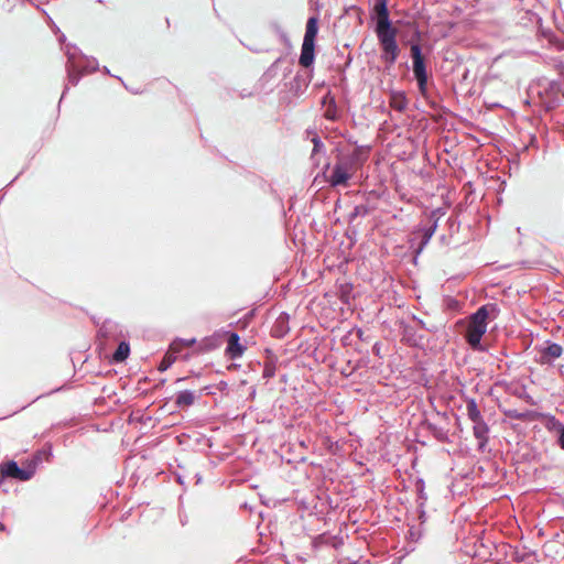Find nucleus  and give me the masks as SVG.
I'll use <instances>...</instances> for the list:
<instances>
[{
	"instance_id": "obj_9",
	"label": "nucleus",
	"mask_w": 564,
	"mask_h": 564,
	"mask_svg": "<svg viewBox=\"0 0 564 564\" xmlns=\"http://www.w3.org/2000/svg\"><path fill=\"white\" fill-rule=\"evenodd\" d=\"M315 58H316V43L303 40L302 46H301V54L299 57V64L306 72L313 73Z\"/></svg>"
},
{
	"instance_id": "obj_38",
	"label": "nucleus",
	"mask_w": 564,
	"mask_h": 564,
	"mask_svg": "<svg viewBox=\"0 0 564 564\" xmlns=\"http://www.w3.org/2000/svg\"><path fill=\"white\" fill-rule=\"evenodd\" d=\"M447 225H448V230H449V235L451 236L454 232H457L459 230V227H460L459 220L457 219V217H454V216L448 217Z\"/></svg>"
},
{
	"instance_id": "obj_28",
	"label": "nucleus",
	"mask_w": 564,
	"mask_h": 564,
	"mask_svg": "<svg viewBox=\"0 0 564 564\" xmlns=\"http://www.w3.org/2000/svg\"><path fill=\"white\" fill-rule=\"evenodd\" d=\"M427 427V431L438 441V442H442V443H448L449 442V437H448V432L446 430H444L443 427L434 424V423H427L426 425Z\"/></svg>"
},
{
	"instance_id": "obj_25",
	"label": "nucleus",
	"mask_w": 564,
	"mask_h": 564,
	"mask_svg": "<svg viewBox=\"0 0 564 564\" xmlns=\"http://www.w3.org/2000/svg\"><path fill=\"white\" fill-rule=\"evenodd\" d=\"M503 414L511 420H518V421H532L538 415L536 412H534L532 410H525L523 412H519L516 409L505 410Z\"/></svg>"
},
{
	"instance_id": "obj_13",
	"label": "nucleus",
	"mask_w": 564,
	"mask_h": 564,
	"mask_svg": "<svg viewBox=\"0 0 564 564\" xmlns=\"http://www.w3.org/2000/svg\"><path fill=\"white\" fill-rule=\"evenodd\" d=\"M228 344L225 354L229 359H238L246 351L247 347L240 343V337L236 332H227Z\"/></svg>"
},
{
	"instance_id": "obj_2",
	"label": "nucleus",
	"mask_w": 564,
	"mask_h": 564,
	"mask_svg": "<svg viewBox=\"0 0 564 564\" xmlns=\"http://www.w3.org/2000/svg\"><path fill=\"white\" fill-rule=\"evenodd\" d=\"M499 313L500 310L496 303H487L479 306L474 313L470 314L464 335V338L470 349L479 352L487 351V348L482 344L481 339L487 333L488 319L496 318Z\"/></svg>"
},
{
	"instance_id": "obj_10",
	"label": "nucleus",
	"mask_w": 564,
	"mask_h": 564,
	"mask_svg": "<svg viewBox=\"0 0 564 564\" xmlns=\"http://www.w3.org/2000/svg\"><path fill=\"white\" fill-rule=\"evenodd\" d=\"M351 177L352 173L347 171L339 162L336 161L329 176L327 177V183L332 187L347 186Z\"/></svg>"
},
{
	"instance_id": "obj_49",
	"label": "nucleus",
	"mask_w": 564,
	"mask_h": 564,
	"mask_svg": "<svg viewBox=\"0 0 564 564\" xmlns=\"http://www.w3.org/2000/svg\"><path fill=\"white\" fill-rule=\"evenodd\" d=\"M212 386H205L202 390L206 393V394H213L214 392L212 391Z\"/></svg>"
},
{
	"instance_id": "obj_29",
	"label": "nucleus",
	"mask_w": 564,
	"mask_h": 564,
	"mask_svg": "<svg viewBox=\"0 0 564 564\" xmlns=\"http://www.w3.org/2000/svg\"><path fill=\"white\" fill-rule=\"evenodd\" d=\"M196 344V338H188V339H185V338H180V337H176L171 344H170V349L174 352V354H181V350L183 347H193L194 345Z\"/></svg>"
},
{
	"instance_id": "obj_14",
	"label": "nucleus",
	"mask_w": 564,
	"mask_h": 564,
	"mask_svg": "<svg viewBox=\"0 0 564 564\" xmlns=\"http://www.w3.org/2000/svg\"><path fill=\"white\" fill-rule=\"evenodd\" d=\"M122 334V330L118 323L106 319L98 328L97 337L100 340L108 341L110 339H116L118 336Z\"/></svg>"
},
{
	"instance_id": "obj_16",
	"label": "nucleus",
	"mask_w": 564,
	"mask_h": 564,
	"mask_svg": "<svg viewBox=\"0 0 564 564\" xmlns=\"http://www.w3.org/2000/svg\"><path fill=\"white\" fill-rule=\"evenodd\" d=\"M290 315L286 312H281L271 327V336L281 339L290 332Z\"/></svg>"
},
{
	"instance_id": "obj_35",
	"label": "nucleus",
	"mask_w": 564,
	"mask_h": 564,
	"mask_svg": "<svg viewBox=\"0 0 564 564\" xmlns=\"http://www.w3.org/2000/svg\"><path fill=\"white\" fill-rule=\"evenodd\" d=\"M345 13L347 15H354L358 23L359 24H362L364 23V10L359 7V6H356V4H352V6H349L345 9Z\"/></svg>"
},
{
	"instance_id": "obj_43",
	"label": "nucleus",
	"mask_w": 564,
	"mask_h": 564,
	"mask_svg": "<svg viewBox=\"0 0 564 564\" xmlns=\"http://www.w3.org/2000/svg\"><path fill=\"white\" fill-rule=\"evenodd\" d=\"M412 319L423 329H426L429 332H433L432 328L427 327L426 324L424 323L423 319H421L420 317L415 316V315H412Z\"/></svg>"
},
{
	"instance_id": "obj_20",
	"label": "nucleus",
	"mask_w": 564,
	"mask_h": 564,
	"mask_svg": "<svg viewBox=\"0 0 564 564\" xmlns=\"http://www.w3.org/2000/svg\"><path fill=\"white\" fill-rule=\"evenodd\" d=\"M402 335L406 344L412 347H419L424 339L423 335H419L415 328L409 324H403Z\"/></svg>"
},
{
	"instance_id": "obj_21",
	"label": "nucleus",
	"mask_w": 564,
	"mask_h": 564,
	"mask_svg": "<svg viewBox=\"0 0 564 564\" xmlns=\"http://www.w3.org/2000/svg\"><path fill=\"white\" fill-rule=\"evenodd\" d=\"M269 29L279 37V40L286 47L288 51L292 50V42L288 33L284 31L282 25L276 20H272L269 22Z\"/></svg>"
},
{
	"instance_id": "obj_23",
	"label": "nucleus",
	"mask_w": 564,
	"mask_h": 564,
	"mask_svg": "<svg viewBox=\"0 0 564 564\" xmlns=\"http://www.w3.org/2000/svg\"><path fill=\"white\" fill-rule=\"evenodd\" d=\"M546 427L556 431V444L564 451V424L561 423L555 416L551 415Z\"/></svg>"
},
{
	"instance_id": "obj_42",
	"label": "nucleus",
	"mask_w": 564,
	"mask_h": 564,
	"mask_svg": "<svg viewBox=\"0 0 564 564\" xmlns=\"http://www.w3.org/2000/svg\"><path fill=\"white\" fill-rule=\"evenodd\" d=\"M381 348H382V344L380 341H376L372 347H371V351L373 355H376L378 358H383L382 354H381Z\"/></svg>"
},
{
	"instance_id": "obj_5",
	"label": "nucleus",
	"mask_w": 564,
	"mask_h": 564,
	"mask_svg": "<svg viewBox=\"0 0 564 564\" xmlns=\"http://www.w3.org/2000/svg\"><path fill=\"white\" fill-rule=\"evenodd\" d=\"M557 79L543 77L539 82L541 102L546 111L557 108L564 99V65Z\"/></svg>"
},
{
	"instance_id": "obj_45",
	"label": "nucleus",
	"mask_w": 564,
	"mask_h": 564,
	"mask_svg": "<svg viewBox=\"0 0 564 564\" xmlns=\"http://www.w3.org/2000/svg\"><path fill=\"white\" fill-rule=\"evenodd\" d=\"M217 390L220 392H225L228 389V384L226 381L221 380L216 386Z\"/></svg>"
},
{
	"instance_id": "obj_36",
	"label": "nucleus",
	"mask_w": 564,
	"mask_h": 564,
	"mask_svg": "<svg viewBox=\"0 0 564 564\" xmlns=\"http://www.w3.org/2000/svg\"><path fill=\"white\" fill-rule=\"evenodd\" d=\"M324 117L329 121H337L339 119V112L335 99H332L330 105L324 112Z\"/></svg>"
},
{
	"instance_id": "obj_53",
	"label": "nucleus",
	"mask_w": 564,
	"mask_h": 564,
	"mask_svg": "<svg viewBox=\"0 0 564 564\" xmlns=\"http://www.w3.org/2000/svg\"><path fill=\"white\" fill-rule=\"evenodd\" d=\"M195 478H196V484H200V482H202V480H203L202 475H200V474H198V473H197V474H195Z\"/></svg>"
},
{
	"instance_id": "obj_27",
	"label": "nucleus",
	"mask_w": 564,
	"mask_h": 564,
	"mask_svg": "<svg viewBox=\"0 0 564 564\" xmlns=\"http://www.w3.org/2000/svg\"><path fill=\"white\" fill-rule=\"evenodd\" d=\"M339 541L337 540V536L327 533H322L317 535L313 542L315 547H321L323 545L336 547Z\"/></svg>"
},
{
	"instance_id": "obj_3",
	"label": "nucleus",
	"mask_w": 564,
	"mask_h": 564,
	"mask_svg": "<svg viewBox=\"0 0 564 564\" xmlns=\"http://www.w3.org/2000/svg\"><path fill=\"white\" fill-rule=\"evenodd\" d=\"M67 56L66 74L68 84L76 86L84 74L99 69V63L95 57L86 56L76 45L66 44L64 47Z\"/></svg>"
},
{
	"instance_id": "obj_50",
	"label": "nucleus",
	"mask_w": 564,
	"mask_h": 564,
	"mask_svg": "<svg viewBox=\"0 0 564 564\" xmlns=\"http://www.w3.org/2000/svg\"><path fill=\"white\" fill-rule=\"evenodd\" d=\"M68 89H69V88H68V86H67V85H65V87H64V89H63V93H62V96H61V99H59V104H61V102H62V100L64 99V97H65V95L67 94Z\"/></svg>"
},
{
	"instance_id": "obj_17",
	"label": "nucleus",
	"mask_w": 564,
	"mask_h": 564,
	"mask_svg": "<svg viewBox=\"0 0 564 564\" xmlns=\"http://www.w3.org/2000/svg\"><path fill=\"white\" fill-rule=\"evenodd\" d=\"M313 78V73L307 72L306 77H304L302 74L297 73L292 80L288 84V88L290 93H292L294 96L302 95L306 88L310 85V82Z\"/></svg>"
},
{
	"instance_id": "obj_7",
	"label": "nucleus",
	"mask_w": 564,
	"mask_h": 564,
	"mask_svg": "<svg viewBox=\"0 0 564 564\" xmlns=\"http://www.w3.org/2000/svg\"><path fill=\"white\" fill-rule=\"evenodd\" d=\"M415 35L417 36V40L410 43V57L412 61L413 76L429 75L431 73L427 70L426 59L423 55L419 30L415 31Z\"/></svg>"
},
{
	"instance_id": "obj_8",
	"label": "nucleus",
	"mask_w": 564,
	"mask_h": 564,
	"mask_svg": "<svg viewBox=\"0 0 564 564\" xmlns=\"http://www.w3.org/2000/svg\"><path fill=\"white\" fill-rule=\"evenodd\" d=\"M305 138L308 139L313 149L310 155V161L313 167H319L322 164V158L327 159V150L322 138L318 135L314 128H307L304 131Z\"/></svg>"
},
{
	"instance_id": "obj_40",
	"label": "nucleus",
	"mask_w": 564,
	"mask_h": 564,
	"mask_svg": "<svg viewBox=\"0 0 564 564\" xmlns=\"http://www.w3.org/2000/svg\"><path fill=\"white\" fill-rule=\"evenodd\" d=\"M203 345H204V348L206 350H213L215 348H217L218 346V341L216 338H213V337H206L204 338L203 340Z\"/></svg>"
},
{
	"instance_id": "obj_6",
	"label": "nucleus",
	"mask_w": 564,
	"mask_h": 564,
	"mask_svg": "<svg viewBox=\"0 0 564 564\" xmlns=\"http://www.w3.org/2000/svg\"><path fill=\"white\" fill-rule=\"evenodd\" d=\"M21 466L14 459H4L0 463V485L6 480L12 479L15 481H29L34 475L29 469L24 460L21 462Z\"/></svg>"
},
{
	"instance_id": "obj_37",
	"label": "nucleus",
	"mask_w": 564,
	"mask_h": 564,
	"mask_svg": "<svg viewBox=\"0 0 564 564\" xmlns=\"http://www.w3.org/2000/svg\"><path fill=\"white\" fill-rule=\"evenodd\" d=\"M369 214V208L367 205H356L354 207V210L349 214L348 220L351 223L357 218L358 216H367Z\"/></svg>"
},
{
	"instance_id": "obj_59",
	"label": "nucleus",
	"mask_w": 564,
	"mask_h": 564,
	"mask_svg": "<svg viewBox=\"0 0 564 564\" xmlns=\"http://www.w3.org/2000/svg\"><path fill=\"white\" fill-rule=\"evenodd\" d=\"M186 379H187L186 377L177 378V379H176V383H180V382H182V381H185Z\"/></svg>"
},
{
	"instance_id": "obj_52",
	"label": "nucleus",
	"mask_w": 564,
	"mask_h": 564,
	"mask_svg": "<svg viewBox=\"0 0 564 564\" xmlns=\"http://www.w3.org/2000/svg\"><path fill=\"white\" fill-rule=\"evenodd\" d=\"M64 388H65V386H62V387L55 388V389L51 390L47 394H52V393H55V392L62 391Z\"/></svg>"
},
{
	"instance_id": "obj_57",
	"label": "nucleus",
	"mask_w": 564,
	"mask_h": 564,
	"mask_svg": "<svg viewBox=\"0 0 564 564\" xmlns=\"http://www.w3.org/2000/svg\"><path fill=\"white\" fill-rule=\"evenodd\" d=\"M333 152L336 153V156L338 155V153H343L339 145H337Z\"/></svg>"
},
{
	"instance_id": "obj_26",
	"label": "nucleus",
	"mask_w": 564,
	"mask_h": 564,
	"mask_svg": "<svg viewBox=\"0 0 564 564\" xmlns=\"http://www.w3.org/2000/svg\"><path fill=\"white\" fill-rule=\"evenodd\" d=\"M546 346L542 350V357H549L550 359L560 358L563 354V347L554 341L547 340Z\"/></svg>"
},
{
	"instance_id": "obj_24",
	"label": "nucleus",
	"mask_w": 564,
	"mask_h": 564,
	"mask_svg": "<svg viewBox=\"0 0 564 564\" xmlns=\"http://www.w3.org/2000/svg\"><path fill=\"white\" fill-rule=\"evenodd\" d=\"M130 355V344L127 340H121L113 351L111 361L115 364L123 362L128 359Z\"/></svg>"
},
{
	"instance_id": "obj_30",
	"label": "nucleus",
	"mask_w": 564,
	"mask_h": 564,
	"mask_svg": "<svg viewBox=\"0 0 564 564\" xmlns=\"http://www.w3.org/2000/svg\"><path fill=\"white\" fill-rule=\"evenodd\" d=\"M267 351L270 354V356H269L268 360L264 362V367H263V371H262V377L264 379L269 380V379H271V378H273L275 376L276 357L273 356L270 350H267Z\"/></svg>"
},
{
	"instance_id": "obj_12",
	"label": "nucleus",
	"mask_w": 564,
	"mask_h": 564,
	"mask_svg": "<svg viewBox=\"0 0 564 564\" xmlns=\"http://www.w3.org/2000/svg\"><path fill=\"white\" fill-rule=\"evenodd\" d=\"M53 458V448L51 443H46L43 448L37 449L31 457L23 459L32 474L35 475L39 465L43 462H50Z\"/></svg>"
},
{
	"instance_id": "obj_47",
	"label": "nucleus",
	"mask_w": 564,
	"mask_h": 564,
	"mask_svg": "<svg viewBox=\"0 0 564 564\" xmlns=\"http://www.w3.org/2000/svg\"><path fill=\"white\" fill-rule=\"evenodd\" d=\"M351 62H352V56L350 54H348L346 56V61H345V68L349 67Z\"/></svg>"
},
{
	"instance_id": "obj_34",
	"label": "nucleus",
	"mask_w": 564,
	"mask_h": 564,
	"mask_svg": "<svg viewBox=\"0 0 564 564\" xmlns=\"http://www.w3.org/2000/svg\"><path fill=\"white\" fill-rule=\"evenodd\" d=\"M282 61L283 57L280 56L267 68V70L262 75V78L265 82H269L276 76L279 64L282 63Z\"/></svg>"
},
{
	"instance_id": "obj_48",
	"label": "nucleus",
	"mask_w": 564,
	"mask_h": 564,
	"mask_svg": "<svg viewBox=\"0 0 564 564\" xmlns=\"http://www.w3.org/2000/svg\"><path fill=\"white\" fill-rule=\"evenodd\" d=\"M457 305H458V302L455 299H452V297L448 299L449 307H456Z\"/></svg>"
},
{
	"instance_id": "obj_60",
	"label": "nucleus",
	"mask_w": 564,
	"mask_h": 564,
	"mask_svg": "<svg viewBox=\"0 0 564 564\" xmlns=\"http://www.w3.org/2000/svg\"><path fill=\"white\" fill-rule=\"evenodd\" d=\"M291 70H292V69H291V67L285 68L284 76H286L288 74H290V73H291Z\"/></svg>"
},
{
	"instance_id": "obj_31",
	"label": "nucleus",
	"mask_w": 564,
	"mask_h": 564,
	"mask_svg": "<svg viewBox=\"0 0 564 564\" xmlns=\"http://www.w3.org/2000/svg\"><path fill=\"white\" fill-rule=\"evenodd\" d=\"M467 416L471 422L480 421L482 415L480 410L478 409L477 402L475 399H468L466 402Z\"/></svg>"
},
{
	"instance_id": "obj_51",
	"label": "nucleus",
	"mask_w": 564,
	"mask_h": 564,
	"mask_svg": "<svg viewBox=\"0 0 564 564\" xmlns=\"http://www.w3.org/2000/svg\"><path fill=\"white\" fill-rule=\"evenodd\" d=\"M441 242L444 243V245H447L448 243V238L446 235H442L441 238H440Z\"/></svg>"
},
{
	"instance_id": "obj_19",
	"label": "nucleus",
	"mask_w": 564,
	"mask_h": 564,
	"mask_svg": "<svg viewBox=\"0 0 564 564\" xmlns=\"http://www.w3.org/2000/svg\"><path fill=\"white\" fill-rule=\"evenodd\" d=\"M319 30L318 14L311 15L305 25L304 41L315 42Z\"/></svg>"
},
{
	"instance_id": "obj_58",
	"label": "nucleus",
	"mask_w": 564,
	"mask_h": 564,
	"mask_svg": "<svg viewBox=\"0 0 564 564\" xmlns=\"http://www.w3.org/2000/svg\"><path fill=\"white\" fill-rule=\"evenodd\" d=\"M357 333H358V337H359L360 339H362V335H364L362 329H360V328H359V329L357 330Z\"/></svg>"
},
{
	"instance_id": "obj_62",
	"label": "nucleus",
	"mask_w": 564,
	"mask_h": 564,
	"mask_svg": "<svg viewBox=\"0 0 564 564\" xmlns=\"http://www.w3.org/2000/svg\"><path fill=\"white\" fill-rule=\"evenodd\" d=\"M177 482L178 484H183V479H182V477L180 475L177 476Z\"/></svg>"
},
{
	"instance_id": "obj_64",
	"label": "nucleus",
	"mask_w": 564,
	"mask_h": 564,
	"mask_svg": "<svg viewBox=\"0 0 564 564\" xmlns=\"http://www.w3.org/2000/svg\"><path fill=\"white\" fill-rule=\"evenodd\" d=\"M348 142L351 144H357V141H354L352 139H348Z\"/></svg>"
},
{
	"instance_id": "obj_41",
	"label": "nucleus",
	"mask_w": 564,
	"mask_h": 564,
	"mask_svg": "<svg viewBox=\"0 0 564 564\" xmlns=\"http://www.w3.org/2000/svg\"><path fill=\"white\" fill-rule=\"evenodd\" d=\"M406 106H408L406 98H405L404 94L402 93L401 99L394 105V108H395V110L402 112L405 110Z\"/></svg>"
},
{
	"instance_id": "obj_44",
	"label": "nucleus",
	"mask_w": 564,
	"mask_h": 564,
	"mask_svg": "<svg viewBox=\"0 0 564 564\" xmlns=\"http://www.w3.org/2000/svg\"><path fill=\"white\" fill-rule=\"evenodd\" d=\"M424 505L423 502H419L417 503V510H419V518L420 520L423 522L425 521V517H426V513H425V510H424Z\"/></svg>"
},
{
	"instance_id": "obj_56",
	"label": "nucleus",
	"mask_w": 564,
	"mask_h": 564,
	"mask_svg": "<svg viewBox=\"0 0 564 564\" xmlns=\"http://www.w3.org/2000/svg\"><path fill=\"white\" fill-rule=\"evenodd\" d=\"M102 73H104V74H107V75H109V76H112V75L110 74V70H109V68H108L107 66H104V67H102Z\"/></svg>"
},
{
	"instance_id": "obj_32",
	"label": "nucleus",
	"mask_w": 564,
	"mask_h": 564,
	"mask_svg": "<svg viewBox=\"0 0 564 564\" xmlns=\"http://www.w3.org/2000/svg\"><path fill=\"white\" fill-rule=\"evenodd\" d=\"M177 355L178 354H174L169 348V351L164 355V357L160 361V364L158 366V370L160 372H165L167 369H170L172 367V365L175 362V360L177 359Z\"/></svg>"
},
{
	"instance_id": "obj_18",
	"label": "nucleus",
	"mask_w": 564,
	"mask_h": 564,
	"mask_svg": "<svg viewBox=\"0 0 564 564\" xmlns=\"http://www.w3.org/2000/svg\"><path fill=\"white\" fill-rule=\"evenodd\" d=\"M416 82L417 90L420 95L430 104L433 109H437V104L432 99L429 86L432 75L413 76Z\"/></svg>"
},
{
	"instance_id": "obj_1",
	"label": "nucleus",
	"mask_w": 564,
	"mask_h": 564,
	"mask_svg": "<svg viewBox=\"0 0 564 564\" xmlns=\"http://www.w3.org/2000/svg\"><path fill=\"white\" fill-rule=\"evenodd\" d=\"M388 2L389 0H376L370 18L375 22L373 32L380 46V58L386 67L390 68L397 62L401 50L397 41L398 30L390 19Z\"/></svg>"
},
{
	"instance_id": "obj_11",
	"label": "nucleus",
	"mask_w": 564,
	"mask_h": 564,
	"mask_svg": "<svg viewBox=\"0 0 564 564\" xmlns=\"http://www.w3.org/2000/svg\"><path fill=\"white\" fill-rule=\"evenodd\" d=\"M365 161L362 156V147L357 145L356 149L349 153H338L337 162H339L347 171L354 173V170L361 165Z\"/></svg>"
},
{
	"instance_id": "obj_54",
	"label": "nucleus",
	"mask_w": 564,
	"mask_h": 564,
	"mask_svg": "<svg viewBox=\"0 0 564 564\" xmlns=\"http://www.w3.org/2000/svg\"><path fill=\"white\" fill-rule=\"evenodd\" d=\"M58 41L61 44H63L66 41L65 34L61 33V35L58 36Z\"/></svg>"
},
{
	"instance_id": "obj_55",
	"label": "nucleus",
	"mask_w": 564,
	"mask_h": 564,
	"mask_svg": "<svg viewBox=\"0 0 564 564\" xmlns=\"http://www.w3.org/2000/svg\"><path fill=\"white\" fill-rule=\"evenodd\" d=\"M250 51L254 52V53H260V52H268V50H258L256 47H249Z\"/></svg>"
},
{
	"instance_id": "obj_63",
	"label": "nucleus",
	"mask_w": 564,
	"mask_h": 564,
	"mask_svg": "<svg viewBox=\"0 0 564 564\" xmlns=\"http://www.w3.org/2000/svg\"><path fill=\"white\" fill-rule=\"evenodd\" d=\"M19 175L20 174H18L14 178H12V181L8 184V186L11 185L13 182H15V180L19 177Z\"/></svg>"
},
{
	"instance_id": "obj_15",
	"label": "nucleus",
	"mask_w": 564,
	"mask_h": 564,
	"mask_svg": "<svg viewBox=\"0 0 564 564\" xmlns=\"http://www.w3.org/2000/svg\"><path fill=\"white\" fill-rule=\"evenodd\" d=\"M473 423H474V426H473L474 436L478 441L477 449L482 453V452H485L488 441H489V436H488L489 426L485 422L484 419H481L480 421L473 422Z\"/></svg>"
},
{
	"instance_id": "obj_39",
	"label": "nucleus",
	"mask_w": 564,
	"mask_h": 564,
	"mask_svg": "<svg viewBox=\"0 0 564 564\" xmlns=\"http://www.w3.org/2000/svg\"><path fill=\"white\" fill-rule=\"evenodd\" d=\"M333 167H332L330 162H329V160L327 158L326 162L322 165L321 171H319V173L317 174L316 177L322 176L327 182V177L329 176V173H330Z\"/></svg>"
},
{
	"instance_id": "obj_33",
	"label": "nucleus",
	"mask_w": 564,
	"mask_h": 564,
	"mask_svg": "<svg viewBox=\"0 0 564 564\" xmlns=\"http://www.w3.org/2000/svg\"><path fill=\"white\" fill-rule=\"evenodd\" d=\"M415 491L417 495V503L423 502L427 500V495L425 492V481L423 478L417 477L414 482Z\"/></svg>"
},
{
	"instance_id": "obj_61",
	"label": "nucleus",
	"mask_w": 564,
	"mask_h": 564,
	"mask_svg": "<svg viewBox=\"0 0 564 564\" xmlns=\"http://www.w3.org/2000/svg\"><path fill=\"white\" fill-rule=\"evenodd\" d=\"M116 78H118V80H120V82L122 83V85L127 88V86H126V84H124V82L122 80V78H121V77L116 76Z\"/></svg>"
},
{
	"instance_id": "obj_46",
	"label": "nucleus",
	"mask_w": 564,
	"mask_h": 564,
	"mask_svg": "<svg viewBox=\"0 0 564 564\" xmlns=\"http://www.w3.org/2000/svg\"><path fill=\"white\" fill-rule=\"evenodd\" d=\"M254 315H256V311H254V310L249 311V312L245 315V319H246V322L251 321V319L254 317Z\"/></svg>"
},
{
	"instance_id": "obj_22",
	"label": "nucleus",
	"mask_w": 564,
	"mask_h": 564,
	"mask_svg": "<svg viewBox=\"0 0 564 564\" xmlns=\"http://www.w3.org/2000/svg\"><path fill=\"white\" fill-rule=\"evenodd\" d=\"M195 402V393L192 390H182L175 394V406L178 409L193 405Z\"/></svg>"
},
{
	"instance_id": "obj_4",
	"label": "nucleus",
	"mask_w": 564,
	"mask_h": 564,
	"mask_svg": "<svg viewBox=\"0 0 564 564\" xmlns=\"http://www.w3.org/2000/svg\"><path fill=\"white\" fill-rule=\"evenodd\" d=\"M445 215V209L443 207H438L432 209L427 215V225H419L415 227L408 240L409 248L412 251L414 263L416 262L419 256L423 252L425 247L429 245L433 235L435 234L438 221L442 216Z\"/></svg>"
}]
</instances>
